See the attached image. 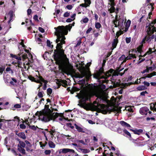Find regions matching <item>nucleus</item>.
<instances>
[{
	"label": "nucleus",
	"instance_id": "aec40b11",
	"mask_svg": "<svg viewBox=\"0 0 156 156\" xmlns=\"http://www.w3.org/2000/svg\"><path fill=\"white\" fill-rule=\"evenodd\" d=\"M147 87L144 85H140L136 88V89L139 91H141L144 90H145L147 89Z\"/></svg>",
	"mask_w": 156,
	"mask_h": 156
},
{
	"label": "nucleus",
	"instance_id": "8fccbe9b",
	"mask_svg": "<svg viewBox=\"0 0 156 156\" xmlns=\"http://www.w3.org/2000/svg\"><path fill=\"white\" fill-rule=\"evenodd\" d=\"M19 126L20 128L22 129H24L26 128V126L24 124H21Z\"/></svg>",
	"mask_w": 156,
	"mask_h": 156
},
{
	"label": "nucleus",
	"instance_id": "864d4df0",
	"mask_svg": "<svg viewBox=\"0 0 156 156\" xmlns=\"http://www.w3.org/2000/svg\"><path fill=\"white\" fill-rule=\"evenodd\" d=\"M149 4L150 5H149V6H150L151 8V11H152L154 9L153 6L154 5V3H149Z\"/></svg>",
	"mask_w": 156,
	"mask_h": 156
},
{
	"label": "nucleus",
	"instance_id": "b1692460",
	"mask_svg": "<svg viewBox=\"0 0 156 156\" xmlns=\"http://www.w3.org/2000/svg\"><path fill=\"white\" fill-rule=\"evenodd\" d=\"M80 89L76 87H72L70 91V93L71 94H73L74 92L78 91L80 90Z\"/></svg>",
	"mask_w": 156,
	"mask_h": 156
},
{
	"label": "nucleus",
	"instance_id": "412c9836",
	"mask_svg": "<svg viewBox=\"0 0 156 156\" xmlns=\"http://www.w3.org/2000/svg\"><path fill=\"white\" fill-rule=\"evenodd\" d=\"M26 143L23 141H20V143L17 145L18 147L24 148L25 147Z\"/></svg>",
	"mask_w": 156,
	"mask_h": 156
},
{
	"label": "nucleus",
	"instance_id": "dca6fc26",
	"mask_svg": "<svg viewBox=\"0 0 156 156\" xmlns=\"http://www.w3.org/2000/svg\"><path fill=\"white\" fill-rule=\"evenodd\" d=\"M120 124L122 125V126L125 127H127L128 128V127H131L130 125L127 123V122H125L123 121H120Z\"/></svg>",
	"mask_w": 156,
	"mask_h": 156
},
{
	"label": "nucleus",
	"instance_id": "9d476101",
	"mask_svg": "<svg viewBox=\"0 0 156 156\" xmlns=\"http://www.w3.org/2000/svg\"><path fill=\"white\" fill-rule=\"evenodd\" d=\"M25 142L26 143V146H25V147L26 150L27 151H29L32 146V145L29 141L27 140H25Z\"/></svg>",
	"mask_w": 156,
	"mask_h": 156
},
{
	"label": "nucleus",
	"instance_id": "0eeeda50",
	"mask_svg": "<svg viewBox=\"0 0 156 156\" xmlns=\"http://www.w3.org/2000/svg\"><path fill=\"white\" fill-rule=\"evenodd\" d=\"M149 110L147 107H144L140 108V112L142 115H146L147 114Z\"/></svg>",
	"mask_w": 156,
	"mask_h": 156
},
{
	"label": "nucleus",
	"instance_id": "ea45409f",
	"mask_svg": "<svg viewBox=\"0 0 156 156\" xmlns=\"http://www.w3.org/2000/svg\"><path fill=\"white\" fill-rule=\"evenodd\" d=\"M108 10L111 13H112L114 12L115 13V7H111L110 9H108Z\"/></svg>",
	"mask_w": 156,
	"mask_h": 156
},
{
	"label": "nucleus",
	"instance_id": "2f4dec72",
	"mask_svg": "<svg viewBox=\"0 0 156 156\" xmlns=\"http://www.w3.org/2000/svg\"><path fill=\"white\" fill-rule=\"evenodd\" d=\"M18 150L23 154H26L25 150L23 148L18 147Z\"/></svg>",
	"mask_w": 156,
	"mask_h": 156
},
{
	"label": "nucleus",
	"instance_id": "9b49d317",
	"mask_svg": "<svg viewBox=\"0 0 156 156\" xmlns=\"http://www.w3.org/2000/svg\"><path fill=\"white\" fill-rule=\"evenodd\" d=\"M62 153L64 154L66 153L69 152H71L73 153H75V151L73 149H71L69 148L62 149Z\"/></svg>",
	"mask_w": 156,
	"mask_h": 156
},
{
	"label": "nucleus",
	"instance_id": "3c124183",
	"mask_svg": "<svg viewBox=\"0 0 156 156\" xmlns=\"http://www.w3.org/2000/svg\"><path fill=\"white\" fill-rule=\"evenodd\" d=\"M49 132L50 133L51 135L52 136V137L54 135L53 133L55 132V130L51 129L50 131H49Z\"/></svg>",
	"mask_w": 156,
	"mask_h": 156
},
{
	"label": "nucleus",
	"instance_id": "cd10ccee",
	"mask_svg": "<svg viewBox=\"0 0 156 156\" xmlns=\"http://www.w3.org/2000/svg\"><path fill=\"white\" fill-rule=\"evenodd\" d=\"M107 150H105L104 152L103 153V156H113V153L112 152H110V154L106 153Z\"/></svg>",
	"mask_w": 156,
	"mask_h": 156
},
{
	"label": "nucleus",
	"instance_id": "5fc2aeb1",
	"mask_svg": "<svg viewBox=\"0 0 156 156\" xmlns=\"http://www.w3.org/2000/svg\"><path fill=\"white\" fill-rule=\"evenodd\" d=\"M70 15V12H65L63 14L64 17H68Z\"/></svg>",
	"mask_w": 156,
	"mask_h": 156
},
{
	"label": "nucleus",
	"instance_id": "473e14b6",
	"mask_svg": "<svg viewBox=\"0 0 156 156\" xmlns=\"http://www.w3.org/2000/svg\"><path fill=\"white\" fill-rule=\"evenodd\" d=\"M112 84L113 85V87L114 88L118 86L119 84V83L116 82L115 81H112Z\"/></svg>",
	"mask_w": 156,
	"mask_h": 156
},
{
	"label": "nucleus",
	"instance_id": "4c0bfd02",
	"mask_svg": "<svg viewBox=\"0 0 156 156\" xmlns=\"http://www.w3.org/2000/svg\"><path fill=\"white\" fill-rule=\"evenodd\" d=\"M101 27V24L98 22H95V27L98 30H99L100 28Z\"/></svg>",
	"mask_w": 156,
	"mask_h": 156
},
{
	"label": "nucleus",
	"instance_id": "4d7b16f0",
	"mask_svg": "<svg viewBox=\"0 0 156 156\" xmlns=\"http://www.w3.org/2000/svg\"><path fill=\"white\" fill-rule=\"evenodd\" d=\"M14 107L16 108H19L21 107V104H16L14 106Z\"/></svg>",
	"mask_w": 156,
	"mask_h": 156
},
{
	"label": "nucleus",
	"instance_id": "680f3d73",
	"mask_svg": "<svg viewBox=\"0 0 156 156\" xmlns=\"http://www.w3.org/2000/svg\"><path fill=\"white\" fill-rule=\"evenodd\" d=\"M126 41L127 43H129L131 41L130 37H126Z\"/></svg>",
	"mask_w": 156,
	"mask_h": 156
},
{
	"label": "nucleus",
	"instance_id": "e2e57ef3",
	"mask_svg": "<svg viewBox=\"0 0 156 156\" xmlns=\"http://www.w3.org/2000/svg\"><path fill=\"white\" fill-rule=\"evenodd\" d=\"M100 87L101 89L104 90L106 88V86L103 84H102L100 85Z\"/></svg>",
	"mask_w": 156,
	"mask_h": 156
},
{
	"label": "nucleus",
	"instance_id": "1a4fd4ad",
	"mask_svg": "<svg viewBox=\"0 0 156 156\" xmlns=\"http://www.w3.org/2000/svg\"><path fill=\"white\" fill-rule=\"evenodd\" d=\"M118 43V40L117 38H115L113 40V42L112 43V47L111 48L112 50L116 48Z\"/></svg>",
	"mask_w": 156,
	"mask_h": 156
},
{
	"label": "nucleus",
	"instance_id": "a19ab883",
	"mask_svg": "<svg viewBox=\"0 0 156 156\" xmlns=\"http://www.w3.org/2000/svg\"><path fill=\"white\" fill-rule=\"evenodd\" d=\"M47 45L48 47H50L51 48H53V45H51V42L49 40H47Z\"/></svg>",
	"mask_w": 156,
	"mask_h": 156
},
{
	"label": "nucleus",
	"instance_id": "052dcab7",
	"mask_svg": "<svg viewBox=\"0 0 156 156\" xmlns=\"http://www.w3.org/2000/svg\"><path fill=\"white\" fill-rule=\"evenodd\" d=\"M148 92L147 91H143L140 93V95L142 96H145V94H147Z\"/></svg>",
	"mask_w": 156,
	"mask_h": 156
},
{
	"label": "nucleus",
	"instance_id": "58836bf2",
	"mask_svg": "<svg viewBox=\"0 0 156 156\" xmlns=\"http://www.w3.org/2000/svg\"><path fill=\"white\" fill-rule=\"evenodd\" d=\"M153 52L152 49L150 48L149 49L148 51L143 56V57L145 56L147 54L150 55ZM140 57H143L141 55L140 56Z\"/></svg>",
	"mask_w": 156,
	"mask_h": 156
},
{
	"label": "nucleus",
	"instance_id": "423d86ee",
	"mask_svg": "<svg viewBox=\"0 0 156 156\" xmlns=\"http://www.w3.org/2000/svg\"><path fill=\"white\" fill-rule=\"evenodd\" d=\"M58 116L60 117V118H59V120L60 121H62L63 119H66V118L64 116L63 113H59L57 112H56L54 115V119L58 118Z\"/></svg>",
	"mask_w": 156,
	"mask_h": 156
},
{
	"label": "nucleus",
	"instance_id": "a878e982",
	"mask_svg": "<svg viewBox=\"0 0 156 156\" xmlns=\"http://www.w3.org/2000/svg\"><path fill=\"white\" fill-rule=\"evenodd\" d=\"M79 150H80V151H82V153L83 154L88 153L90 151L89 150L87 149H82L79 148Z\"/></svg>",
	"mask_w": 156,
	"mask_h": 156
},
{
	"label": "nucleus",
	"instance_id": "09e8293b",
	"mask_svg": "<svg viewBox=\"0 0 156 156\" xmlns=\"http://www.w3.org/2000/svg\"><path fill=\"white\" fill-rule=\"evenodd\" d=\"M5 67L4 66H2L0 67V75L2 74L3 71H4Z\"/></svg>",
	"mask_w": 156,
	"mask_h": 156
},
{
	"label": "nucleus",
	"instance_id": "2eb2a0df",
	"mask_svg": "<svg viewBox=\"0 0 156 156\" xmlns=\"http://www.w3.org/2000/svg\"><path fill=\"white\" fill-rule=\"evenodd\" d=\"M18 136L20 138L23 140H25L26 138V135L24 132H20L18 133Z\"/></svg>",
	"mask_w": 156,
	"mask_h": 156
},
{
	"label": "nucleus",
	"instance_id": "a211bd4d",
	"mask_svg": "<svg viewBox=\"0 0 156 156\" xmlns=\"http://www.w3.org/2000/svg\"><path fill=\"white\" fill-rule=\"evenodd\" d=\"M85 142L82 140H77V142H79L80 143H81L83 145H87V143H88L89 142V140L88 138L85 139Z\"/></svg>",
	"mask_w": 156,
	"mask_h": 156
},
{
	"label": "nucleus",
	"instance_id": "bb28decb",
	"mask_svg": "<svg viewBox=\"0 0 156 156\" xmlns=\"http://www.w3.org/2000/svg\"><path fill=\"white\" fill-rule=\"evenodd\" d=\"M97 97V99H99L100 101L102 100L103 101H106V98L105 96L102 95H99Z\"/></svg>",
	"mask_w": 156,
	"mask_h": 156
},
{
	"label": "nucleus",
	"instance_id": "bf43d9fd",
	"mask_svg": "<svg viewBox=\"0 0 156 156\" xmlns=\"http://www.w3.org/2000/svg\"><path fill=\"white\" fill-rule=\"evenodd\" d=\"M51 153V151L50 150H46L44 151V153L46 155H49Z\"/></svg>",
	"mask_w": 156,
	"mask_h": 156
},
{
	"label": "nucleus",
	"instance_id": "f257e3e1",
	"mask_svg": "<svg viewBox=\"0 0 156 156\" xmlns=\"http://www.w3.org/2000/svg\"><path fill=\"white\" fill-rule=\"evenodd\" d=\"M55 29L56 31L55 35L57 36L55 42L57 44L53 57L55 64L59 66V69L61 70L62 73L68 75L70 70L69 62L66 55L65 54V50L62 49V45L66 43L65 35L68 34V31L63 26H59Z\"/></svg>",
	"mask_w": 156,
	"mask_h": 156
},
{
	"label": "nucleus",
	"instance_id": "603ef678",
	"mask_svg": "<svg viewBox=\"0 0 156 156\" xmlns=\"http://www.w3.org/2000/svg\"><path fill=\"white\" fill-rule=\"evenodd\" d=\"M125 55H122L119 59V61H122L126 58Z\"/></svg>",
	"mask_w": 156,
	"mask_h": 156
},
{
	"label": "nucleus",
	"instance_id": "72a5a7b5",
	"mask_svg": "<svg viewBox=\"0 0 156 156\" xmlns=\"http://www.w3.org/2000/svg\"><path fill=\"white\" fill-rule=\"evenodd\" d=\"M120 5V4L119 3V4H118L117 5V7L115 9V13L116 14H118L119 11L121 10V8Z\"/></svg>",
	"mask_w": 156,
	"mask_h": 156
},
{
	"label": "nucleus",
	"instance_id": "f03ea898",
	"mask_svg": "<svg viewBox=\"0 0 156 156\" xmlns=\"http://www.w3.org/2000/svg\"><path fill=\"white\" fill-rule=\"evenodd\" d=\"M156 19L150 23L148 26H146L147 34L142 40L143 43H145V41H151L154 38V35L153 34L156 32Z\"/></svg>",
	"mask_w": 156,
	"mask_h": 156
},
{
	"label": "nucleus",
	"instance_id": "5701e85b",
	"mask_svg": "<svg viewBox=\"0 0 156 156\" xmlns=\"http://www.w3.org/2000/svg\"><path fill=\"white\" fill-rule=\"evenodd\" d=\"M36 76L38 78V79H37V81H36V83H40V85L39 86H40V87H41L42 86L43 83H42V81L41 80L40 77L42 76Z\"/></svg>",
	"mask_w": 156,
	"mask_h": 156
},
{
	"label": "nucleus",
	"instance_id": "6e6552de",
	"mask_svg": "<svg viewBox=\"0 0 156 156\" xmlns=\"http://www.w3.org/2000/svg\"><path fill=\"white\" fill-rule=\"evenodd\" d=\"M74 125L75 126V128L77 130V131L79 132L82 133H85L86 130L85 128H83L79 126L76 124L75 123Z\"/></svg>",
	"mask_w": 156,
	"mask_h": 156
},
{
	"label": "nucleus",
	"instance_id": "13d9d810",
	"mask_svg": "<svg viewBox=\"0 0 156 156\" xmlns=\"http://www.w3.org/2000/svg\"><path fill=\"white\" fill-rule=\"evenodd\" d=\"M82 21L84 23H87L89 19L87 18L86 17L83 19Z\"/></svg>",
	"mask_w": 156,
	"mask_h": 156
},
{
	"label": "nucleus",
	"instance_id": "e433bc0d",
	"mask_svg": "<svg viewBox=\"0 0 156 156\" xmlns=\"http://www.w3.org/2000/svg\"><path fill=\"white\" fill-rule=\"evenodd\" d=\"M48 143L49 147L51 148H54L55 147V145L52 141H50Z\"/></svg>",
	"mask_w": 156,
	"mask_h": 156
},
{
	"label": "nucleus",
	"instance_id": "f8f14e48",
	"mask_svg": "<svg viewBox=\"0 0 156 156\" xmlns=\"http://www.w3.org/2000/svg\"><path fill=\"white\" fill-rule=\"evenodd\" d=\"M129 130L133 132L135 134H137L138 135H139L140 133H141L143 132V130L141 129H129Z\"/></svg>",
	"mask_w": 156,
	"mask_h": 156
},
{
	"label": "nucleus",
	"instance_id": "7ed1b4c3",
	"mask_svg": "<svg viewBox=\"0 0 156 156\" xmlns=\"http://www.w3.org/2000/svg\"><path fill=\"white\" fill-rule=\"evenodd\" d=\"M39 119L42 121L48 122L54 120V115L48 112L40 113L39 115Z\"/></svg>",
	"mask_w": 156,
	"mask_h": 156
},
{
	"label": "nucleus",
	"instance_id": "f704fd0d",
	"mask_svg": "<svg viewBox=\"0 0 156 156\" xmlns=\"http://www.w3.org/2000/svg\"><path fill=\"white\" fill-rule=\"evenodd\" d=\"M28 79L31 81L32 82H36V81H37V80L36 78H34V77H33L32 76L30 75L28 76Z\"/></svg>",
	"mask_w": 156,
	"mask_h": 156
},
{
	"label": "nucleus",
	"instance_id": "c03bdc74",
	"mask_svg": "<svg viewBox=\"0 0 156 156\" xmlns=\"http://www.w3.org/2000/svg\"><path fill=\"white\" fill-rule=\"evenodd\" d=\"M44 93V92L43 91H40L39 90L37 94V96L39 98H42L43 96V93Z\"/></svg>",
	"mask_w": 156,
	"mask_h": 156
},
{
	"label": "nucleus",
	"instance_id": "a18cd8bd",
	"mask_svg": "<svg viewBox=\"0 0 156 156\" xmlns=\"http://www.w3.org/2000/svg\"><path fill=\"white\" fill-rule=\"evenodd\" d=\"M62 149H61L59 150V151H56V156H63L60 155L61 153H62Z\"/></svg>",
	"mask_w": 156,
	"mask_h": 156
},
{
	"label": "nucleus",
	"instance_id": "c85d7f7f",
	"mask_svg": "<svg viewBox=\"0 0 156 156\" xmlns=\"http://www.w3.org/2000/svg\"><path fill=\"white\" fill-rule=\"evenodd\" d=\"M123 33H124L123 31H122L121 30H120L117 31L116 33V36L115 37V38H117V39H118L119 37Z\"/></svg>",
	"mask_w": 156,
	"mask_h": 156
},
{
	"label": "nucleus",
	"instance_id": "4be33fe9",
	"mask_svg": "<svg viewBox=\"0 0 156 156\" xmlns=\"http://www.w3.org/2000/svg\"><path fill=\"white\" fill-rule=\"evenodd\" d=\"M118 22V24L119 25L121 28L123 26V23L124 22V20L119 17V18Z\"/></svg>",
	"mask_w": 156,
	"mask_h": 156
},
{
	"label": "nucleus",
	"instance_id": "de8ad7c7",
	"mask_svg": "<svg viewBox=\"0 0 156 156\" xmlns=\"http://www.w3.org/2000/svg\"><path fill=\"white\" fill-rule=\"evenodd\" d=\"M85 4H87L88 6H89L91 3L90 0H84Z\"/></svg>",
	"mask_w": 156,
	"mask_h": 156
},
{
	"label": "nucleus",
	"instance_id": "79ce46f5",
	"mask_svg": "<svg viewBox=\"0 0 156 156\" xmlns=\"http://www.w3.org/2000/svg\"><path fill=\"white\" fill-rule=\"evenodd\" d=\"M117 20H113V23L115 25V27H118L119 29H120L121 28V27H120L119 25L118 24H117Z\"/></svg>",
	"mask_w": 156,
	"mask_h": 156
},
{
	"label": "nucleus",
	"instance_id": "7c9ffc66",
	"mask_svg": "<svg viewBox=\"0 0 156 156\" xmlns=\"http://www.w3.org/2000/svg\"><path fill=\"white\" fill-rule=\"evenodd\" d=\"M123 131V133L127 135L130 138L131 137V135L130 133L126 129H124Z\"/></svg>",
	"mask_w": 156,
	"mask_h": 156
},
{
	"label": "nucleus",
	"instance_id": "c756f323",
	"mask_svg": "<svg viewBox=\"0 0 156 156\" xmlns=\"http://www.w3.org/2000/svg\"><path fill=\"white\" fill-rule=\"evenodd\" d=\"M27 121V122H28V123H27L26 124L28 125L30 128L33 130H36L37 127V126L36 127L34 125H30V124H29V122H28V120Z\"/></svg>",
	"mask_w": 156,
	"mask_h": 156
},
{
	"label": "nucleus",
	"instance_id": "20e7f679",
	"mask_svg": "<svg viewBox=\"0 0 156 156\" xmlns=\"http://www.w3.org/2000/svg\"><path fill=\"white\" fill-rule=\"evenodd\" d=\"M90 96L89 94H86L83 96L82 97V100L83 103H81L80 104V106L85 109H86V108L88 106V105L86 103V102L90 100Z\"/></svg>",
	"mask_w": 156,
	"mask_h": 156
},
{
	"label": "nucleus",
	"instance_id": "c9c22d12",
	"mask_svg": "<svg viewBox=\"0 0 156 156\" xmlns=\"http://www.w3.org/2000/svg\"><path fill=\"white\" fill-rule=\"evenodd\" d=\"M11 57L13 58H14L16 59L19 60H21V57L20 56H17L16 55H13V54H11Z\"/></svg>",
	"mask_w": 156,
	"mask_h": 156
},
{
	"label": "nucleus",
	"instance_id": "774afa93",
	"mask_svg": "<svg viewBox=\"0 0 156 156\" xmlns=\"http://www.w3.org/2000/svg\"><path fill=\"white\" fill-rule=\"evenodd\" d=\"M73 7L71 5H68L66 6V8L69 10H70L73 8Z\"/></svg>",
	"mask_w": 156,
	"mask_h": 156
},
{
	"label": "nucleus",
	"instance_id": "39448f33",
	"mask_svg": "<svg viewBox=\"0 0 156 156\" xmlns=\"http://www.w3.org/2000/svg\"><path fill=\"white\" fill-rule=\"evenodd\" d=\"M112 74V77L111 78V80H114L113 79V78L114 76H118L119 75V73L116 71H114V70L112 69H110L108 71H107L105 73V75L106 78H108L110 76H111Z\"/></svg>",
	"mask_w": 156,
	"mask_h": 156
},
{
	"label": "nucleus",
	"instance_id": "ddd939ff",
	"mask_svg": "<svg viewBox=\"0 0 156 156\" xmlns=\"http://www.w3.org/2000/svg\"><path fill=\"white\" fill-rule=\"evenodd\" d=\"M40 78L41 81H42V82L44 83V85L43 89L44 90H45L46 89L48 81L47 80H45L42 77H40Z\"/></svg>",
	"mask_w": 156,
	"mask_h": 156
},
{
	"label": "nucleus",
	"instance_id": "0e129e2a",
	"mask_svg": "<svg viewBox=\"0 0 156 156\" xmlns=\"http://www.w3.org/2000/svg\"><path fill=\"white\" fill-rule=\"evenodd\" d=\"M21 60H17V63H18V64H17V65L18 66V67H20L21 65H22V62L20 61Z\"/></svg>",
	"mask_w": 156,
	"mask_h": 156
},
{
	"label": "nucleus",
	"instance_id": "37998d69",
	"mask_svg": "<svg viewBox=\"0 0 156 156\" xmlns=\"http://www.w3.org/2000/svg\"><path fill=\"white\" fill-rule=\"evenodd\" d=\"M52 91V89L50 88H48L47 89V94L48 95H49V96L51 94Z\"/></svg>",
	"mask_w": 156,
	"mask_h": 156
},
{
	"label": "nucleus",
	"instance_id": "393cba45",
	"mask_svg": "<svg viewBox=\"0 0 156 156\" xmlns=\"http://www.w3.org/2000/svg\"><path fill=\"white\" fill-rule=\"evenodd\" d=\"M136 58V56L135 54H132L129 53V55L128 56L126 57V59L129 60L131 59L132 58Z\"/></svg>",
	"mask_w": 156,
	"mask_h": 156
},
{
	"label": "nucleus",
	"instance_id": "6ab92c4d",
	"mask_svg": "<svg viewBox=\"0 0 156 156\" xmlns=\"http://www.w3.org/2000/svg\"><path fill=\"white\" fill-rule=\"evenodd\" d=\"M145 41H147L146 40H145ZM148 41L149 42H150L151 41ZM145 43H145H143L142 41V44L140 45H139L137 48V51H138V52L140 53H141V52H142V48L143 46V44H144Z\"/></svg>",
	"mask_w": 156,
	"mask_h": 156
},
{
	"label": "nucleus",
	"instance_id": "338daca9",
	"mask_svg": "<svg viewBox=\"0 0 156 156\" xmlns=\"http://www.w3.org/2000/svg\"><path fill=\"white\" fill-rule=\"evenodd\" d=\"M22 58L24 60H25L27 58H28L27 55L26 54H24L22 55Z\"/></svg>",
	"mask_w": 156,
	"mask_h": 156
},
{
	"label": "nucleus",
	"instance_id": "49530a36",
	"mask_svg": "<svg viewBox=\"0 0 156 156\" xmlns=\"http://www.w3.org/2000/svg\"><path fill=\"white\" fill-rule=\"evenodd\" d=\"M131 22L130 20H128L126 23L125 25V27H129L130 24Z\"/></svg>",
	"mask_w": 156,
	"mask_h": 156
},
{
	"label": "nucleus",
	"instance_id": "4468645a",
	"mask_svg": "<svg viewBox=\"0 0 156 156\" xmlns=\"http://www.w3.org/2000/svg\"><path fill=\"white\" fill-rule=\"evenodd\" d=\"M104 73V67H101L99 69L98 71L96 73V75L98 76H101L102 73Z\"/></svg>",
	"mask_w": 156,
	"mask_h": 156
},
{
	"label": "nucleus",
	"instance_id": "6e6d98bb",
	"mask_svg": "<svg viewBox=\"0 0 156 156\" xmlns=\"http://www.w3.org/2000/svg\"><path fill=\"white\" fill-rule=\"evenodd\" d=\"M49 53L47 51H45L44 54H43V56L45 59V58H47V54H49Z\"/></svg>",
	"mask_w": 156,
	"mask_h": 156
},
{
	"label": "nucleus",
	"instance_id": "f3484780",
	"mask_svg": "<svg viewBox=\"0 0 156 156\" xmlns=\"http://www.w3.org/2000/svg\"><path fill=\"white\" fill-rule=\"evenodd\" d=\"M8 15L10 16L9 20L8 21V23H9L12 21L13 17V12L12 10H10L8 13Z\"/></svg>",
	"mask_w": 156,
	"mask_h": 156
},
{
	"label": "nucleus",
	"instance_id": "69168bd1",
	"mask_svg": "<svg viewBox=\"0 0 156 156\" xmlns=\"http://www.w3.org/2000/svg\"><path fill=\"white\" fill-rule=\"evenodd\" d=\"M92 30V28L90 27L89 28H88L86 32V33L87 34H88L90 33V32Z\"/></svg>",
	"mask_w": 156,
	"mask_h": 156
}]
</instances>
